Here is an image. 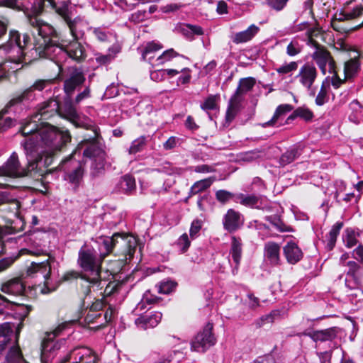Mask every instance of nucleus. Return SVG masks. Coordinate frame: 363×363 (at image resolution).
Listing matches in <instances>:
<instances>
[{
	"instance_id": "1",
	"label": "nucleus",
	"mask_w": 363,
	"mask_h": 363,
	"mask_svg": "<svg viewBox=\"0 0 363 363\" xmlns=\"http://www.w3.org/2000/svg\"><path fill=\"white\" fill-rule=\"evenodd\" d=\"M99 253L94 247L84 245L79 251L77 263L84 271L90 272L91 277L86 278L91 286L101 289L102 280L100 273L101 264L105 257L111 253L122 255L125 260H130L137 247L136 238L124 233H116L111 237L101 236L96 240Z\"/></svg>"
},
{
	"instance_id": "2",
	"label": "nucleus",
	"mask_w": 363,
	"mask_h": 363,
	"mask_svg": "<svg viewBox=\"0 0 363 363\" xmlns=\"http://www.w3.org/2000/svg\"><path fill=\"white\" fill-rule=\"evenodd\" d=\"M38 118L35 113L22 125L21 131L25 137L22 141L29 140L35 146V152L52 158L71 140V136L67 131H60L48 123L39 122Z\"/></svg>"
},
{
	"instance_id": "3",
	"label": "nucleus",
	"mask_w": 363,
	"mask_h": 363,
	"mask_svg": "<svg viewBox=\"0 0 363 363\" xmlns=\"http://www.w3.org/2000/svg\"><path fill=\"white\" fill-rule=\"evenodd\" d=\"M24 153L26 156L27 164L22 166L18 156L13 152L5 163L0 167V176L12 179L23 177H39L46 173V168L52 162L50 157H43L35 152V146L29 140L21 141Z\"/></svg>"
},
{
	"instance_id": "4",
	"label": "nucleus",
	"mask_w": 363,
	"mask_h": 363,
	"mask_svg": "<svg viewBox=\"0 0 363 363\" xmlns=\"http://www.w3.org/2000/svg\"><path fill=\"white\" fill-rule=\"evenodd\" d=\"M69 360L73 363H96V357L88 347H77L65 354L61 350L59 342L51 340L43 341L41 351L43 363H65Z\"/></svg>"
},
{
	"instance_id": "5",
	"label": "nucleus",
	"mask_w": 363,
	"mask_h": 363,
	"mask_svg": "<svg viewBox=\"0 0 363 363\" xmlns=\"http://www.w3.org/2000/svg\"><path fill=\"white\" fill-rule=\"evenodd\" d=\"M30 45V38L26 33H21L16 30L9 31V40L0 46L8 56V60L0 64V79L6 77L9 70V64H27L31 61L28 50Z\"/></svg>"
},
{
	"instance_id": "6",
	"label": "nucleus",
	"mask_w": 363,
	"mask_h": 363,
	"mask_svg": "<svg viewBox=\"0 0 363 363\" xmlns=\"http://www.w3.org/2000/svg\"><path fill=\"white\" fill-rule=\"evenodd\" d=\"M86 82L83 69L77 67H70L65 74L63 90L65 95L71 98L75 91H79Z\"/></svg>"
},
{
	"instance_id": "7",
	"label": "nucleus",
	"mask_w": 363,
	"mask_h": 363,
	"mask_svg": "<svg viewBox=\"0 0 363 363\" xmlns=\"http://www.w3.org/2000/svg\"><path fill=\"white\" fill-rule=\"evenodd\" d=\"M81 150L77 149L69 157L62 162V168L65 172V179L78 186L82 180L84 173V164L80 160L74 159V155Z\"/></svg>"
},
{
	"instance_id": "8",
	"label": "nucleus",
	"mask_w": 363,
	"mask_h": 363,
	"mask_svg": "<svg viewBox=\"0 0 363 363\" xmlns=\"http://www.w3.org/2000/svg\"><path fill=\"white\" fill-rule=\"evenodd\" d=\"M89 145L84 147L83 155L91 160V174L96 177L104 169L105 152L100 148L97 142L90 140Z\"/></svg>"
},
{
	"instance_id": "9",
	"label": "nucleus",
	"mask_w": 363,
	"mask_h": 363,
	"mask_svg": "<svg viewBox=\"0 0 363 363\" xmlns=\"http://www.w3.org/2000/svg\"><path fill=\"white\" fill-rule=\"evenodd\" d=\"M342 21H350L352 26L348 29L350 30H357L363 26V7L357 6L352 10L341 12L336 16L335 20L332 22V26L334 30L337 31H346L341 28L339 23Z\"/></svg>"
},
{
	"instance_id": "10",
	"label": "nucleus",
	"mask_w": 363,
	"mask_h": 363,
	"mask_svg": "<svg viewBox=\"0 0 363 363\" xmlns=\"http://www.w3.org/2000/svg\"><path fill=\"white\" fill-rule=\"evenodd\" d=\"M47 0H3L6 7L23 11L28 15H37L42 12Z\"/></svg>"
},
{
	"instance_id": "11",
	"label": "nucleus",
	"mask_w": 363,
	"mask_h": 363,
	"mask_svg": "<svg viewBox=\"0 0 363 363\" xmlns=\"http://www.w3.org/2000/svg\"><path fill=\"white\" fill-rule=\"evenodd\" d=\"M212 330L213 324L208 323L203 329L192 340L191 343V350L199 352H204L209 347L213 346L216 344V339Z\"/></svg>"
},
{
	"instance_id": "12",
	"label": "nucleus",
	"mask_w": 363,
	"mask_h": 363,
	"mask_svg": "<svg viewBox=\"0 0 363 363\" xmlns=\"http://www.w3.org/2000/svg\"><path fill=\"white\" fill-rule=\"evenodd\" d=\"M63 48L62 38L45 43L38 41L35 45V53L39 57L48 58L58 63V55H63Z\"/></svg>"
},
{
	"instance_id": "13",
	"label": "nucleus",
	"mask_w": 363,
	"mask_h": 363,
	"mask_svg": "<svg viewBox=\"0 0 363 363\" xmlns=\"http://www.w3.org/2000/svg\"><path fill=\"white\" fill-rule=\"evenodd\" d=\"M315 51L312 55V58L315 61L318 66L320 69L322 73L325 74L326 65L328 64L329 72H335V62L331 56L328 50L325 47L319 45L317 42H314Z\"/></svg>"
},
{
	"instance_id": "14",
	"label": "nucleus",
	"mask_w": 363,
	"mask_h": 363,
	"mask_svg": "<svg viewBox=\"0 0 363 363\" xmlns=\"http://www.w3.org/2000/svg\"><path fill=\"white\" fill-rule=\"evenodd\" d=\"M68 116L72 118L73 123L76 127L84 128L87 130H91L93 131V136L90 137L89 139H85L82 140L77 147L78 150H82L84 147L89 145L90 140H94L96 142L97 133L96 127L94 123L89 119H82L79 118L77 115V111L73 106H70L67 111Z\"/></svg>"
},
{
	"instance_id": "15",
	"label": "nucleus",
	"mask_w": 363,
	"mask_h": 363,
	"mask_svg": "<svg viewBox=\"0 0 363 363\" xmlns=\"http://www.w3.org/2000/svg\"><path fill=\"white\" fill-rule=\"evenodd\" d=\"M79 40L62 38V45L64 46L63 55H67L77 62H83L86 57V49Z\"/></svg>"
},
{
	"instance_id": "16",
	"label": "nucleus",
	"mask_w": 363,
	"mask_h": 363,
	"mask_svg": "<svg viewBox=\"0 0 363 363\" xmlns=\"http://www.w3.org/2000/svg\"><path fill=\"white\" fill-rule=\"evenodd\" d=\"M54 262V258L50 257L45 262L36 263L32 262L26 270V274L28 277H34L38 274H41L45 279L44 284L49 291L50 289V277L51 274V263Z\"/></svg>"
},
{
	"instance_id": "17",
	"label": "nucleus",
	"mask_w": 363,
	"mask_h": 363,
	"mask_svg": "<svg viewBox=\"0 0 363 363\" xmlns=\"http://www.w3.org/2000/svg\"><path fill=\"white\" fill-rule=\"evenodd\" d=\"M235 201L242 205L250 208L265 210L267 211H271L269 203L264 196L238 194L235 195Z\"/></svg>"
},
{
	"instance_id": "18",
	"label": "nucleus",
	"mask_w": 363,
	"mask_h": 363,
	"mask_svg": "<svg viewBox=\"0 0 363 363\" xmlns=\"http://www.w3.org/2000/svg\"><path fill=\"white\" fill-rule=\"evenodd\" d=\"M35 113L36 116H39L38 120L42 121L48 120L57 114L62 116L58 101L52 98L40 104Z\"/></svg>"
},
{
	"instance_id": "19",
	"label": "nucleus",
	"mask_w": 363,
	"mask_h": 363,
	"mask_svg": "<svg viewBox=\"0 0 363 363\" xmlns=\"http://www.w3.org/2000/svg\"><path fill=\"white\" fill-rule=\"evenodd\" d=\"M244 224V217L233 208L228 209L223 218V228L228 233H235Z\"/></svg>"
},
{
	"instance_id": "20",
	"label": "nucleus",
	"mask_w": 363,
	"mask_h": 363,
	"mask_svg": "<svg viewBox=\"0 0 363 363\" xmlns=\"http://www.w3.org/2000/svg\"><path fill=\"white\" fill-rule=\"evenodd\" d=\"M317 70L314 65L306 63L299 69L297 78L300 83L308 89H311L317 77Z\"/></svg>"
},
{
	"instance_id": "21",
	"label": "nucleus",
	"mask_w": 363,
	"mask_h": 363,
	"mask_svg": "<svg viewBox=\"0 0 363 363\" xmlns=\"http://www.w3.org/2000/svg\"><path fill=\"white\" fill-rule=\"evenodd\" d=\"M264 256L270 265H280V246L279 244L274 242H266L264 247Z\"/></svg>"
},
{
	"instance_id": "22",
	"label": "nucleus",
	"mask_w": 363,
	"mask_h": 363,
	"mask_svg": "<svg viewBox=\"0 0 363 363\" xmlns=\"http://www.w3.org/2000/svg\"><path fill=\"white\" fill-rule=\"evenodd\" d=\"M284 255L291 264H295L298 262L303 256L301 249L294 241L288 242L283 247Z\"/></svg>"
},
{
	"instance_id": "23",
	"label": "nucleus",
	"mask_w": 363,
	"mask_h": 363,
	"mask_svg": "<svg viewBox=\"0 0 363 363\" xmlns=\"http://www.w3.org/2000/svg\"><path fill=\"white\" fill-rule=\"evenodd\" d=\"M67 25L72 40H80L84 35V30L86 27V23L79 17L72 18L65 22Z\"/></svg>"
},
{
	"instance_id": "24",
	"label": "nucleus",
	"mask_w": 363,
	"mask_h": 363,
	"mask_svg": "<svg viewBox=\"0 0 363 363\" xmlns=\"http://www.w3.org/2000/svg\"><path fill=\"white\" fill-rule=\"evenodd\" d=\"M162 317V313L155 311L152 314L138 318L135 323L138 328L147 330L148 328H153L156 327L161 321Z\"/></svg>"
},
{
	"instance_id": "25",
	"label": "nucleus",
	"mask_w": 363,
	"mask_h": 363,
	"mask_svg": "<svg viewBox=\"0 0 363 363\" xmlns=\"http://www.w3.org/2000/svg\"><path fill=\"white\" fill-rule=\"evenodd\" d=\"M25 288V284L22 280L19 278H16L3 284L1 290L7 294L20 296L24 293Z\"/></svg>"
},
{
	"instance_id": "26",
	"label": "nucleus",
	"mask_w": 363,
	"mask_h": 363,
	"mask_svg": "<svg viewBox=\"0 0 363 363\" xmlns=\"http://www.w3.org/2000/svg\"><path fill=\"white\" fill-rule=\"evenodd\" d=\"M339 329L336 327L329 328L325 330H315L307 334L315 342L333 341L338 333Z\"/></svg>"
},
{
	"instance_id": "27",
	"label": "nucleus",
	"mask_w": 363,
	"mask_h": 363,
	"mask_svg": "<svg viewBox=\"0 0 363 363\" xmlns=\"http://www.w3.org/2000/svg\"><path fill=\"white\" fill-rule=\"evenodd\" d=\"M38 35L41 38V43L53 41L54 40H60L61 38L60 36V33L57 32V30L50 24L43 22L41 26H40L38 31Z\"/></svg>"
},
{
	"instance_id": "28",
	"label": "nucleus",
	"mask_w": 363,
	"mask_h": 363,
	"mask_svg": "<svg viewBox=\"0 0 363 363\" xmlns=\"http://www.w3.org/2000/svg\"><path fill=\"white\" fill-rule=\"evenodd\" d=\"M255 84V80L254 78L247 77L241 79L239 82V85L232 96V98L242 101L243 96L250 91Z\"/></svg>"
},
{
	"instance_id": "29",
	"label": "nucleus",
	"mask_w": 363,
	"mask_h": 363,
	"mask_svg": "<svg viewBox=\"0 0 363 363\" xmlns=\"http://www.w3.org/2000/svg\"><path fill=\"white\" fill-rule=\"evenodd\" d=\"M259 28L254 24L244 31L237 33L233 38L235 43H243L252 40L259 32Z\"/></svg>"
},
{
	"instance_id": "30",
	"label": "nucleus",
	"mask_w": 363,
	"mask_h": 363,
	"mask_svg": "<svg viewBox=\"0 0 363 363\" xmlns=\"http://www.w3.org/2000/svg\"><path fill=\"white\" fill-rule=\"evenodd\" d=\"M47 6H50L63 18L65 22L72 18L71 13L69 11V4L67 1L57 3L55 0H47Z\"/></svg>"
},
{
	"instance_id": "31",
	"label": "nucleus",
	"mask_w": 363,
	"mask_h": 363,
	"mask_svg": "<svg viewBox=\"0 0 363 363\" xmlns=\"http://www.w3.org/2000/svg\"><path fill=\"white\" fill-rule=\"evenodd\" d=\"M34 90L30 86V87L25 89L21 94L16 96V97L13 98L5 106V108L3 109L4 112L8 113L9 109L18 104H20L24 101H30L33 100L35 97Z\"/></svg>"
},
{
	"instance_id": "32",
	"label": "nucleus",
	"mask_w": 363,
	"mask_h": 363,
	"mask_svg": "<svg viewBox=\"0 0 363 363\" xmlns=\"http://www.w3.org/2000/svg\"><path fill=\"white\" fill-rule=\"evenodd\" d=\"M242 252V241L240 238L237 236L231 237V246L230 250V254L234 262L238 267L240 264Z\"/></svg>"
},
{
	"instance_id": "33",
	"label": "nucleus",
	"mask_w": 363,
	"mask_h": 363,
	"mask_svg": "<svg viewBox=\"0 0 363 363\" xmlns=\"http://www.w3.org/2000/svg\"><path fill=\"white\" fill-rule=\"evenodd\" d=\"M117 188L119 191L130 194L135 191L136 184L135 180L133 177L129 174H125L119 180Z\"/></svg>"
},
{
	"instance_id": "34",
	"label": "nucleus",
	"mask_w": 363,
	"mask_h": 363,
	"mask_svg": "<svg viewBox=\"0 0 363 363\" xmlns=\"http://www.w3.org/2000/svg\"><path fill=\"white\" fill-rule=\"evenodd\" d=\"M162 48V46L159 43L155 42L147 43L142 51V59L153 65L152 60L155 58V53Z\"/></svg>"
},
{
	"instance_id": "35",
	"label": "nucleus",
	"mask_w": 363,
	"mask_h": 363,
	"mask_svg": "<svg viewBox=\"0 0 363 363\" xmlns=\"http://www.w3.org/2000/svg\"><path fill=\"white\" fill-rule=\"evenodd\" d=\"M301 152L299 147L293 146L281 155L279 159L280 165L284 167L290 164L301 155Z\"/></svg>"
},
{
	"instance_id": "36",
	"label": "nucleus",
	"mask_w": 363,
	"mask_h": 363,
	"mask_svg": "<svg viewBox=\"0 0 363 363\" xmlns=\"http://www.w3.org/2000/svg\"><path fill=\"white\" fill-rule=\"evenodd\" d=\"M293 109V106L291 105H289V104H281V105H279L274 113V116H272V119L269 120V121L263 123L262 126L263 127H267V126H273V125H275L277 124V123L278 122V121L279 120V118L285 115L286 113L290 112L291 110Z\"/></svg>"
},
{
	"instance_id": "37",
	"label": "nucleus",
	"mask_w": 363,
	"mask_h": 363,
	"mask_svg": "<svg viewBox=\"0 0 363 363\" xmlns=\"http://www.w3.org/2000/svg\"><path fill=\"white\" fill-rule=\"evenodd\" d=\"M360 63L357 57L345 62L344 73L345 79H350L356 76L359 70Z\"/></svg>"
},
{
	"instance_id": "38",
	"label": "nucleus",
	"mask_w": 363,
	"mask_h": 363,
	"mask_svg": "<svg viewBox=\"0 0 363 363\" xmlns=\"http://www.w3.org/2000/svg\"><path fill=\"white\" fill-rule=\"evenodd\" d=\"M24 361L21 350L16 343L9 349L6 356V363H23Z\"/></svg>"
},
{
	"instance_id": "39",
	"label": "nucleus",
	"mask_w": 363,
	"mask_h": 363,
	"mask_svg": "<svg viewBox=\"0 0 363 363\" xmlns=\"http://www.w3.org/2000/svg\"><path fill=\"white\" fill-rule=\"evenodd\" d=\"M180 32L189 40H192L194 35H201L203 34V28L201 26L191 24L182 25L180 27Z\"/></svg>"
},
{
	"instance_id": "40",
	"label": "nucleus",
	"mask_w": 363,
	"mask_h": 363,
	"mask_svg": "<svg viewBox=\"0 0 363 363\" xmlns=\"http://www.w3.org/2000/svg\"><path fill=\"white\" fill-rule=\"evenodd\" d=\"M297 117H299L306 121H310L313 118V113L308 108L298 107L292 113V114H291L288 117L287 121H289L290 120H294Z\"/></svg>"
},
{
	"instance_id": "41",
	"label": "nucleus",
	"mask_w": 363,
	"mask_h": 363,
	"mask_svg": "<svg viewBox=\"0 0 363 363\" xmlns=\"http://www.w3.org/2000/svg\"><path fill=\"white\" fill-rule=\"evenodd\" d=\"M84 321L86 324H97L96 328H101L104 326L101 313L96 311L89 310L84 318Z\"/></svg>"
},
{
	"instance_id": "42",
	"label": "nucleus",
	"mask_w": 363,
	"mask_h": 363,
	"mask_svg": "<svg viewBox=\"0 0 363 363\" xmlns=\"http://www.w3.org/2000/svg\"><path fill=\"white\" fill-rule=\"evenodd\" d=\"M240 102L241 101H240L237 99H234L232 97L230 98V101H229L228 108V110L226 111V115H225L226 123H230L235 118V117L238 111Z\"/></svg>"
},
{
	"instance_id": "43",
	"label": "nucleus",
	"mask_w": 363,
	"mask_h": 363,
	"mask_svg": "<svg viewBox=\"0 0 363 363\" xmlns=\"http://www.w3.org/2000/svg\"><path fill=\"white\" fill-rule=\"evenodd\" d=\"M213 179L208 178L195 182L190 189V196L197 194L207 189L213 184Z\"/></svg>"
},
{
	"instance_id": "44",
	"label": "nucleus",
	"mask_w": 363,
	"mask_h": 363,
	"mask_svg": "<svg viewBox=\"0 0 363 363\" xmlns=\"http://www.w3.org/2000/svg\"><path fill=\"white\" fill-rule=\"evenodd\" d=\"M350 109L352 113L350 115L349 118L354 123H358L359 118L362 116V106L357 100H353L350 104Z\"/></svg>"
},
{
	"instance_id": "45",
	"label": "nucleus",
	"mask_w": 363,
	"mask_h": 363,
	"mask_svg": "<svg viewBox=\"0 0 363 363\" xmlns=\"http://www.w3.org/2000/svg\"><path fill=\"white\" fill-rule=\"evenodd\" d=\"M343 226L342 222H337L333 225L328 235V246L330 249H333L335 245L337 237Z\"/></svg>"
},
{
	"instance_id": "46",
	"label": "nucleus",
	"mask_w": 363,
	"mask_h": 363,
	"mask_svg": "<svg viewBox=\"0 0 363 363\" xmlns=\"http://www.w3.org/2000/svg\"><path fill=\"white\" fill-rule=\"evenodd\" d=\"M303 46L296 38H294L287 45L286 52L290 57H294L300 54Z\"/></svg>"
},
{
	"instance_id": "47",
	"label": "nucleus",
	"mask_w": 363,
	"mask_h": 363,
	"mask_svg": "<svg viewBox=\"0 0 363 363\" xmlns=\"http://www.w3.org/2000/svg\"><path fill=\"white\" fill-rule=\"evenodd\" d=\"M343 242L347 248H352L357 244L355 232L352 229H346L343 235Z\"/></svg>"
},
{
	"instance_id": "48",
	"label": "nucleus",
	"mask_w": 363,
	"mask_h": 363,
	"mask_svg": "<svg viewBox=\"0 0 363 363\" xmlns=\"http://www.w3.org/2000/svg\"><path fill=\"white\" fill-rule=\"evenodd\" d=\"M146 145V138L141 136L133 140L129 147L128 152L130 154H135L143 150Z\"/></svg>"
},
{
	"instance_id": "49",
	"label": "nucleus",
	"mask_w": 363,
	"mask_h": 363,
	"mask_svg": "<svg viewBox=\"0 0 363 363\" xmlns=\"http://www.w3.org/2000/svg\"><path fill=\"white\" fill-rule=\"evenodd\" d=\"M279 315L277 311H273L267 315H262L259 318L255 320V324L257 328H261L266 323H273L275 317Z\"/></svg>"
},
{
	"instance_id": "50",
	"label": "nucleus",
	"mask_w": 363,
	"mask_h": 363,
	"mask_svg": "<svg viewBox=\"0 0 363 363\" xmlns=\"http://www.w3.org/2000/svg\"><path fill=\"white\" fill-rule=\"evenodd\" d=\"M261 157V152L258 150L242 153L240 156V160L247 162H252Z\"/></svg>"
},
{
	"instance_id": "51",
	"label": "nucleus",
	"mask_w": 363,
	"mask_h": 363,
	"mask_svg": "<svg viewBox=\"0 0 363 363\" xmlns=\"http://www.w3.org/2000/svg\"><path fill=\"white\" fill-rule=\"evenodd\" d=\"M179 56V54L176 52L173 49H169L164 51L161 55L156 59L157 63L156 65H160L166 62L171 60L172 58Z\"/></svg>"
},
{
	"instance_id": "52",
	"label": "nucleus",
	"mask_w": 363,
	"mask_h": 363,
	"mask_svg": "<svg viewBox=\"0 0 363 363\" xmlns=\"http://www.w3.org/2000/svg\"><path fill=\"white\" fill-rule=\"evenodd\" d=\"M297 69L298 62L293 61L280 66L276 69V71L279 74H286L296 71Z\"/></svg>"
},
{
	"instance_id": "53",
	"label": "nucleus",
	"mask_w": 363,
	"mask_h": 363,
	"mask_svg": "<svg viewBox=\"0 0 363 363\" xmlns=\"http://www.w3.org/2000/svg\"><path fill=\"white\" fill-rule=\"evenodd\" d=\"M54 79H38L31 86L34 91H41L50 86L54 83Z\"/></svg>"
},
{
	"instance_id": "54",
	"label": "nucleus",
	"mask_w": 363,
	"mask_h": 363,
	"mask_svg": "<svg viewBox=\"0 0 363 363\" xmlns=\"http://www.w3.org/2000/svg\"><path fill=\"white\" fill-rule=\"evenodd\" d=\"M177 286V283L173 281H162L158 286V292L160 294H168L171 293Z\"/></svg>"
},
{
	"instance_id": "55",
	"label": "nucleus",
	"mask_w": 363,
	"mask_h": 363,
	"mask_svg": "<svg viewBox=\"0 0 363 363\" xmlns=\"http://www.w3.org/2000/svg\"><path fill=\"white\" fill-rule=\"evenodd\" d=\"M6 113L4 110L0 112V132L5 131L14 125V121L11 117H4Z\"/></svg>"
},
{
	"instance_id": "56",
	"label": "nucleus",
	"mask_w": 363,
	"mask_h": 363,
	"mask_svg": "<svg viewBox=\"0 0 363 363\" xmlns=\"http://www.w3.org/2000/svg\"><path fill=\"white\" fill-rule=\"evenodd\" d=\"M219 96L217 95H211L206 98L204 102L201 105L203 110H213L216 108V102Z\"/></svg>"
},
{
	"instance_id": "57",
	"label": "nucleus",
	"mask_w": 363,
	"mask_h": 363,
	"mask_svg": "<svg viewBox=\"0 0 363 363\" xmlns=\"http://www.w3.org/2000/svg\"><path fill=\"white\" fill-rule=\"evenodd\" d=\"M234 196L235 197L233 193L226 190H218L216 193V199L222 203H225L230 199H233Z\"/></svg>"
},
{
	"instance_id": "58",
	"label": "nucleus",
	"mask_w": 363,
	"mask_h": 363,
	"mask_svg": "<svg viewBox=\"0 0 363 363\" xmlns=\"http://www.w3.org/2000/svg\"><path fill=\"white\" fill-rule=\"evenodd\" d=\"M289 0H266V4L272 9L280 11L286 6Z\"/></svg>"
},
{
	"instance_id": "59",
	"label": "nucleus",
	"mask_w": 363,
	"mask_h": 363,
	"mask_svg": "<svg viewBox=\"0 0 363 363\" xmlns=\"http://www.w3.org/2000/svg\"><path fill=\"white\" fill-rule=\"evenodd\" d=\"M91 97V89L90 86H86L84 89V90L81 92H79L74 99L72 103L74 104H80L83 100L89 99Z\"/></svg>"
},
{
	"instance_id": "60",
	"label": "nucleus",
	"mask_w": 363,
	"mask_h": 363,
	"mask_svg": "<svg viewBox=\"0 0 363 363\" xmlns=\"http://www.w3.org/2000/svg\"><path fill=\"white\" fill-rule=\"evenodd\" d=\"M93 33L95 37L101 42L108 40L110 33L104 28H94Z\"/></svg>"
},
{
	"instance_id": "61",
	"label": "nucleus",
	"mask_w": 363,
	"mask_h": 363,
	"mask_svg": "<svg viewBox=\"0 0 363 363\" xmlns=\"http://www.w3.org/2000/svg\"><path fill=\"white\" fill-rule=\"evenodd\" d=\"M177 245L181 249L182 252L187 251L191 245L188 235L186 233L182 235L178 239Z\"/></svg>"
},
{
	"instance_id": "62",
	"label": "nucleus",
	"mask_w": 363,
	"mask_h": 363,
	"mask_svg": "<svg viewBox=\"0 0 363 363\" xmlns=\"http://www.w3.org/2000/svg\"><path fill=\"white\" fill-rule=\"evenodd\" d=\"M202 228V221L200 220H194L191 223L189 233L191 239H195L198 237L200 230Z\"/></svg>"
},
{
	"instance_id": "63",
	"label": "nucleus",
	"mask_w": 363,
	"mask_h": 363,
	"mask_svg": "<svg viewBox=\"0 0 363 363\" xmlns=\"http://www.w3.org/2000/svg\"><path fill=\"white\" fill-rule=\"evenodd\" d=\"M13 333V328L9 323H4L0 325V337H4V340L10 339Z\"/></svg>"
},
{
	"instance_id": "64",
	"label": "nucleus",
	"mask_w": 363,
	"mask_h": 363,
	"mask_svg": "<svg viewBox=\"0 0 363 363\" xmlns=\"http://www.w3.org/2000/svg\"><path fill=\"white\" fill-rule=\"evenodd\" d=\"M328 101L327 89L324 84H322L320 90L319 91L316 98L315 104L318 106L323 105Z\"/></svg>"
}]
</instances>
